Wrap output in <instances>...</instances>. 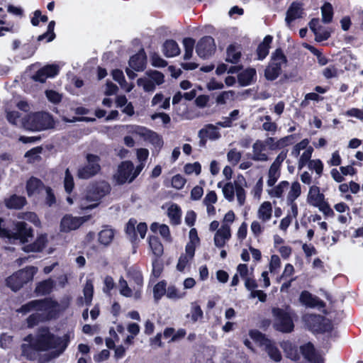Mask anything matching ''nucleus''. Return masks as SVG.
Instances as JSON below:
<instances>
[{
    "instance_id": "obj_1",
    "label": "nucleus",
    "mask_w": 363,
    "mask_h": 363,
    "mask_svg": "<svg viewBox=\"0 0 363 363\" xmlns=\"http://www.w3.org/2000/svg\"><path fill=\"white\" fill-rule=\"evenodd\" d=\"M34 342L38 351L44 352L55 349V355L59 356L67 347L69 342V335L65 334L62 337H58L52 333L49 328L41 327L38 330Z\"/></svg>"
},
{
    "instance_id": "obj_2",
    "label": "nucleus",
    "mask_w": 363,
    "mask_h": 363,
    "mask_svg": "<svg viewBox=\"0 0 363 363\" xmlns=\"http://www.w3.org/2000/svg\"><path fill=\"white\" fill-rule=\"evenodd\" d=\"M109 191L110 186L104 181L91 184L84 195L78 199L80 208L86 210L96 208L99 201Z\"/></svg>"
},
{
    "instance_id": "obj_3",
    "label": "nucleus",
    "mask_w": 363,
    "mask_h": 363,
    "mask_svg": "<svg viewBox=\"0 0 363 363\" xmlns=\"http://www.w3.org/2000/svg\"><path fill=\"white\" fill-rule=\"evenodd\" d=\"M217 186L222 189L223 196L226 200L230 202L233 201L235 194L239 206H242L245 204L246 199L245 188L247 187V182L243 176H238L233 182L223 183L220 182Z\"/></svg>"
},
{
    "instance_id": "obj_4",
    "label": "nucleus",
    "mask_w": 363,
    "mask_h": 363,
    "mask_svg": "<svg viewBox=\"0 0 363 363\" xmlns=\"http://www.w3.org/2000/svg\"><path fill=\"white\" fill-rule=\"evenodd\" d=\"M272 313L274 320V328L276 330L283 333H289L294 330V318L296 313L289 305L286 306L285 308L274 307L272 309Z\"/></svg>"
},
{
    "instance_id": "obj_5",
    "label": "nucleus",
    "mask_w": 363,
    "mask_h": 363,
    "mask_svg": "<svg viewBox=\"0 0 363 363\" xmlns=\"http://www.w3.org/2000/svg\"><path fill=\"white\" fill-rule=\"evenodd\" d=\"M52 116L47 112H35L28 114L21 123V126L31 131H41L54 127Z\"/></svg>"
},
{
    "instance_id": "obj_6",
    "label": "nucleus",
    "mask_w": 363,
    "mask_h": 363,
    "mask_svg": "<svg viewBox=\"0 0 363 363\" xmlns=\"http://www.w3.org/2000/svg\"><path fill=\"white\" fill-rule=\"evenodd\" d=\"M287 59L281 49H277L271 56L270 61L264 70V77L269 81H274L286 66Z\"/></svg>"
},
{
    "instance_id": "obj_7",
    "label": "nucleus",
    "mask_w": 363,
    "mask_h": 363,
    "mask_svg": "<svg viewBox=\"0 0 363 363\" xmlns=\"http://www.w3.org/2000/svg\"><path fill=\"white\" fill-rule=\"evenodd\" d=\"M303 321L309 330L315 334L330 333L333 330L332 321L319 314H307L303 316Z\"/></svg>"
},
{
    "instance_id": "obj_8",
    "label": "nucleus",
    "mask_w": 363,
    "mask_h": 363,
    "mask_svg": "<svg viewBox=\"0 0 363 363\" xmlns=\"http://www.w3.org/2000/svg\"><path fill=\"white\" fill-rule=\"evenodd\" d=\"M307 203L312 206L318 208L325 216L333 217V210L330 208L325 198V195L320 192V187L315 185L311 186L307 194Z\"/></svg>"
},
{
    "instance_id": "obj_9",
    "label": "nucleus",
    "mask_w": 363,
    "mask_h": 363,
    "mask_svg": "<svg viewBox=\"0 0 363 363\" xmlns=\"http://www.w3.org/2000/svg\"><path fill=\"white\" fill-rule=\"evenodd\" d=\"M144 167L145 164H140L135 167L130 161L123 162L118 165L114 179L119 184L130 183L139 175Z\"/></svg>"
},
{
    "instance_id": "obj_10",
    "label": "nucleus",
    "mask_w": 363,
    "mask_h": 363,
    "mask_svg": "<svg viewBox=\"0 0 363 363\" xmlns=\"http://www.w3.org/2000/svg\"><path fill=\"white\" fill-rule=\"evenodd\" d=\"M86 160V164L77 170V176L82 179H89L97 174L101 170L100 157L99 156L87 154Z\"/></svg>"
},
{
    "instance_id": "obj_11",
    "label": "nucleus",
    "mask_w": 363,
    "mask_h": 363,
    "mask_svg": "<svg viewBox=\"0 0 363 363\" xmlns=\"http://www.w3.org/2000/svg\"><path fill=\"white\" fill-rule=\"evenodd\" d=\"M35 311L46 312V319L50 320L58 316L59 303L52 298L33 300Z\"/></svg>"
},
{
    "instance_id": "obj_12",
    "label": "nucleus",
    "mask_w": 363,
    "mask_h": 363,
    "mask_svg": "<svg viewBox=\"0 0 363 363\" xmlns=\"http://www.w3.org/2000/svg\"><path fill=\"white\" fill-rule=\"evenodd\" d=\"M128 132L140 135L145 141L149 142L156 148L160 149L162 147V138L157 133L143 126L130 125L128 126Z\"/></svg>"
},
{
    "instance_id": "obj_13",
    "label": "nucleus",
    "mask_w": 363,
    "mask_h": 363,
    "mask_svg": "<svg viewBox=\"0 0 363 363\" xmlns=\"http://www.w3.org/2000/svg\"><path fill=\"white\" fill-rule=\"evenodd\" d=\"M286 157V152L284 151L281 152L275 158L273 163L271 164L268 174L267 184L269 186H273L277 182L281 175V166L282 162Z\"/></svg>"
},
{
    "instance_id": "obj_14",
    "label": "nucleus",
    "mask_w": 363,
    "mask_h": 363,
    "mask_svg": "<svg viewBox=\"0 0 363 363\" xmlns=\"http://www.w3.org/2000/svg\"><path fill=\"white\" fill-rule=\"evenodd\" d=\"M147 226L145 223L137 224V220L130 219L125 227V233L131 241L136 240L138 234L140 238L143 239L146 235Z\"/></svg>"
},
{
    "instance_id": "obj_15",
    "label": "nucleus",
    "mask_w": 363,
    "mask_h": 363,
    "mask_svg": "<svg viewBox=\"0 0 363 363\" xmlns=\"http://www.w3.org/2000/svg\"><path fill=\"white\" fill-rule=\"evenodd\" d=\"M196 50L200 57L203 59L209 57L216 50L214 39L211 36L201 38L196 45Z\"/></svg>"
},
{
    "instance_id": "obj_16",
    "label": "nucleus",
    "mask_w": 363,
    "mask_h": 363,
    "mask_svg": "<svg viewBox=\"0 0 363 363\" xmlns=\"http://www.w3.org/2000/svg\"><path fill=\"white\" fill-rule=\"evenodd\" d=\"M88 219V216L74 217L71 215H66L61 220L60 230L65 233L74 230L79 228Z\"/></svg>"
},
{
    "instance_id": "obj_17",
    "label": "nucleus",
    "mask_w": 363,
    "mask_h": 363,
    "mask_svg": "<svg viewBox=\"0 0 363 363\" xmlns=\"http://www.w3.org/2000/svg\"><path fill=\"white\" fill-rule=\"evenodd\" d=\"M251 159L255 162H267L269 159L266 144L263 140H257L252 146Z\"/></svg>"
},
{
    "instance_id": "obj_18",
    "label": "nucleus",
    "mask_w": 363,
    "mask_h": 363,
    "mask_svg": "<svg viewBox=\"0 0 363 363\" xmlns=\"http://www.w3.org/2000/svg\"><path fill=\"white\" fill-rule=\"evenodd\" d=\"M59 72V67L56 65H48L40 69L33 77L35 81L45 82L47 78L54 77Z\"/></svg>"
},
{
    "instance_id": "obj_19",
    "label": "nucleus",
    "mask_w": 363,
    "mask_h": 363,
    "mask_svg": "<svg viewBox=\"0 0 363 363\" xmlns=\"http://www.w3.org/2000/svg\"><path fill=\"white\" fill-rule=\"evenodd\" d=\"M231 238V227L225 225L221 226L216 232L213 240L218 247H223Z\"/></svg>"
},
{
    "instance_id": "obj_20",
    "label": "nucleus",
    "mask_w": 363,
    "mask_h": 363,
    "mask_svg": "<svg viewBox=\"0 0 363 363\" xmlns=\"http://www.w3.org/2000/svg\"><path fill=\"white\" fill-rule=\"evenodd\" d=\"M300 302L309 308L324 307L325 303L318 297L313 296L308 291H303L299 297Z\"/></svg>"
},
{
    "instance_id": "obj_21",
    "label": "nucleus",
    "mask_w": 363,
    "mask_h": 363,
    "mask_svg": "<svg viewBox=\"0 0 363 363\" xmlns=\"http://www.w3.org/2000/svg\"><path fill=\"white\" fill-rule=\"evenodd\" d=\"M199 137L202 141H206L207 139L216 140L220 138V134L217 125L208 124L199 130Z\"/></svg>"
},
{
    "instance_id": "obj_22",
    "label": "nucleus",
    "mask_w": 363,
    "mask_h": 363,
    "mask_svg": "<svg viewBox=\"0 0 363 363\" xmlns=\"http://www.w3.org/2000/svg\"><path fill=\"white\" fill-rule=\"evenodd\" d=\"M300 352L309 362L320 363V358L316 353L314 345L308 342L300 347Z\"/></svg>"
},
{
    "instance_id": "obj_23",
    "label": "nucleus",
    "mask_w": 363,
    "mask_h": 363,
    "mask_svg": "<svg viewBox=\"0 0 363 363\" xmlns=\"http://www.w3.org/2000/svg\"><path fill=\"white\" fill-rule=\"evenodd\" d=\"M129 66L134 71H143L146 67V55L143 50H140L136 55L130 57Z\"/></svg>"
},
{
    "instance_id": "obj_24",
    "label": "nucleus",
    "mask_w": 363,
    "mask_h": 363,
    "mask_svg": "<svg viewBox=\"0 0 363 363\" xmlns=\"http://www.w3.org/2000/svg\"><path fill=\"white\" fill-rule=\"evenodd\" d=\"M272 212L273 209L271 202L264 201L257 209V217L262 223H265L272 219Z\"/></svg>"
},
{
    "instance_id": "obj_25",
    "label": "nucleus",
    "mask_w": 363,
    "mask_h": 363,
    "mask_svg": "<svg viewBox=\"0 0 363 363\" xmlns=\"http://www.w3.org/2000/svg\"><path fill=\"white\" fill-rule=\"evenodd\" d=\"M23 274H11L6 279V285L13 291H18L20 290L24 284L27 282L23 277Z\"/></svg>"
},
{
    "instance_id": "obj_26",
    "label": "nucleus",
    "mask_w": 363,
    "mask_h": 363,
    "mask_svg": "<svg viewBox=\"0 0 363 363\" xmlns=\"http://www.w3.org/2000/svg\"><path fill=\"white\" fill-rule=\"evenodd\" d=\"M257 77V72L254 68H247L241 72L238 76L239 84L242 86L251 84L255 81Z\"/></svg>"
},
{
    "instance_id": "obj_27",
    "label": "nucleus",
    "mask_w": 363,
    "mask_h": 363,
    "mask_svg": "<svg viewBox=\"0 0 363 363\" xmlns=\"http://www.w3.org/2000/svg\"><path fill=\"white\" fill-rule=\"evenodd\" d=\"M303 15V9L298 3L294 2L291 4L286 12L285 21L288 26L296 19L300 18Z\"/></svg>"
},
{
    "instance_id": "obj_28",
    "label": "nucleus",
    "mask_w": 363,
    "mask_h": 363,
    "mask_svg": "<svg viewBox=\"0 0 363 363\" xmlns=\"http://www.w3.org/2000/svg\"><path fill=\"white\" fill-rule=\"evenodd\" d=\"M218 201L217 194L214 191H208L205 196L203 203L206 207L207 214L210 216L216 215V208L213 206Z\"/></svg>"
},
{
    "instance_id": "obj_29",
    "label": "nucleus",
    "mask_w": 363,
    "mask_h": 363,
    "mask_svg": "<svg viewBox=\"0 0 363 363\" xmlns=\"http://www.w3.org/2000/svg\"><path fill=\"white\" fill-rule=\"evenodd\" d=\"M162 51L165 57H173L180 53V48L176 41L167 40L162 45Z\"/></svg>"
},
{
    "instance_id": "obj_30",
    "label": "nucleus",
    "mask_w": 363,
    "mask_h": 363,
    "mask_svg": "<svg viewBox=\"0 0 363 363\" xmlns=\"http://www.w3.org/2000/svg\"><path fill=\"white\" fill-rule=\"evenodd\" d=\"M54 286V281L51 279H48L38 282L34 292L37 296H47L52 291Z\"/></svg>"
},
{
    "instance_id": "obj_31",
    "label": "nucleus",
    "mask_w": 363,
    "mask_h": 363,
    "mask_svg": "<svg viewBox=\"0 0 363 363\" xmlns=\"http://www.w3.org/2000/svg\"><path fill=\"white\" fill-rule=\"evenodd\" d=\"M189 242L186 245V252L190 256L194 255L196 247L199 244L200 240L196 228H191L189 233Z\"/></svg>"
},
{
    "instance_id": "obj_32",
    "label": "nucleus",
    "mask_w": 363,
    "mask_h": 363,
    "mask_svg": "<svg viewBox=\"0 0 363 363\" xmlns=\"http://www.w3.org/2000/svg\"><path fill=\"white\" fill-rule=\"evenodd\" d=\"M272 187V189L267 191L269 195L271 197L281 198L284 193L289 189V183L287 181H282L277 186L274 185Z\"/></svg>"
},
{
    "instance_id": "obj_33",
    "label": "nucleus",
    "mask_w": 363,
    "mask_h": 363,
    "mask_svg": "<svg viewBox=\"0 0 363 363\" xmlns=\"http://www.w3.org/2000/svg\"><path fill=\"white\" fill-rule=\"evenodd\" d=\"M111 74L113 79L117 82L121 88L123 89L126 92H130L133 89L134 85L132 84H128L126 82L124 74L121 70L114 69L112 71Z\"/></svg>"
},
{
    "instance_id": "obj_34",
    "label": "nucleus",
    "mask_w": 363,
    "mask_h": 363,
    "mask_svg": "<svg viewBox=\"0 0 363 363\" xmlns=\"http://www.w3.org/2000/svg\"><path fill=\"white\" fill-rule=\"evenodd\" d=\"M249 335L250 338L259 347H265L270 340V339H269L265 334L262 333L257 329L250 330Z\"/></svg>"
},
{
    "instance_id": "obj_35",
    "label": "nucleus",
    "mask_w": 363,
    "mask_h": 363,
    "mask_svg": "<svg viewBox=\"0 0 363 363\" xmlns=\"http://www.w3.org/2000/svg\"><path fill=\"white\" fill-rule=\"evenodd\" d=\"M47 242V237L45 235L38 236L35 242L31 245L24 246L23 250L25 252H39L41 251Z\"/></svg>"
},
{
    "instance_id": "obj_36",
    "label": "nucleus",
    "mask_w": 363,
    "mask_h": 363,
    "mask_svg": "<svg viewBox=\"0 0 363 363\" xmlns=\"http://www.w3.org/2000/svg\"><path fill=\"white\" fill-rule=\"evenodd\" d=\"M43 188V183L37 178L31 177L27 182L26 190L29 196L38 194Z\"/></svg>"
},
{
    "instance_id": "obj_37",
    "label": "nucleus",
    "mask_w": 363,
    "mask_h": 363,
    "mask_svg": "<svg viewBox=\"0 0 363 363\" xmlns=\"http://www.w3.org/2000/svg\"><path fill=\"white\" fill-rule=\"evenodd\" d=\"M21 354L28 360H34L36 358V352L38 349L35 346V342L31 344H22L21 346Z\"/></svg>"
},
{
    "instance_id": "obj_38",
    "label": "nucleus",
    "mask_w": 363,
    "mask_h": 363,
    "mask_svg": "<svg viewBox=\"0 0 363 363\" xmlns=\"http://www.w3.org/2000/svg\"><path fill=\"white\" fill-rule=\"evenodd\" d=\"M272 39L273 38L271 35H267L259 45L257 50L259 60H262L264 59L268 55Z\"/></svg>"
},
{
    "instance_id": "obj_39",
    "label": "nucleus",
    "mask_w": 363,
    "mask_h": 363,
    "mask_svg": "<svg viewBox=\"0 0 363 363\" xmlns=\"http://www.w3.org/2000/svg\"><path fill=\"white\" fill-rule=\"evenodd\" d=\"M167 216L171 223L174 225H178L181 221L182 211L177 204H171L167 209Z\"/></svg>"
},
{
    "instance_id": "obj_40",
    "label": "nucleus",
    "mask_w": 363,
    "mask_h": 363,
    "mask_svg": "<svg viewBox=\"0 0 363 363\" xmlns=\"http://www.w3.org/2000/svg\"><path fill=\"white\" fill-rule=\"evenodd\" d=\"M286 196L287 203H293L301 194V187L298 182H294L289 185Z\"/></svg>"
},
{
    "instance_id": "obj_41",
    "label": "nucleus",
    "mask_w": 363,
    "mask_h": 363,
    "mask_svg": "<svg viewBox=\"0 0 363 363\" xmlns=\"http://www.w3.org/2000/svg\"><path fill=\"white\" fill-rule=\"evenodd\" d=\"M241 56V48L238 45H231L227 49L226 60L231 63H237Z\"/></svg>"
},
{
    "instance_id": "obj_42",
    "label": "nucleus",
    "mask_w": 363,
    "mask_h": 363,
    "mask_svg": "<svg viewBox=\"0 0 363 363\" xmlns=\"http://www.w3.org/2000/svg\"><path fill=\"white\" fill-rule=\"evenodd\" d=\"M151 231L156 233L159 232L160 235L167 241H170L171 236L169 227L165 224H160L157 223H153L150 225Z\"/></svg>"
},
{
    "instance_id": "obj_43",
    "label": "nucleus",
    "mask_w": 363,
    "mask_h": 363,
    "mask_svg": "<svg viewBox=\"0 0 363 363\" xmlns=\"http://www.w3.org/2000/svg\"><path fill=\"white\" fill-rule=\"evenodd\" d=\"M265 350L269 357L274 362H279L281 360L282 357L281 352L271 340H269V342L266 345Z\"/></svg>"
},
{
    "instance_id": "obj_44",
    "label": "nucleus",
    "mask_w": 363,
    "mask_h": 363,
    "mask_svg": "<svg viewBox=\"0 0 363 363\" xmlns=\"http://www.w3.org/2000/svg\"><path fill=\"white\" fill-rule=\"evenodd\" d=\"M114 238V231L111 228H106L99 233V241L101 244L106 246L113 241Z\"/></svg>"
},
{
    "instance_id": "obj_45",
    "label": "nucleus",
    "mask_w": 363,
    "mask_h": 363,
    "mask_svg": "<svg viewBox=\"0 0 363 363\" xmlns=\"http://www.w3.org/2000/svg\"><path fill=\"white\" fill-rule=\"evenodd\" d=\"M26 203L23 196L13 195L6 200V205L9 208L19 209L25 206Z\"/></svg>"
},
{
    "instance_id": "obj_46",
    "label": "nucleus",
    "mask_w": 363,
    "mask_h": 363,
    "mask_svg": "<svg viewBox=\"0 0 363 363\" xmlns=\"http://www.w3.org/2000/svg\"><path fill=\"white\" fill-rule=\"evenodd\" d=\"M137 84L139 86L143 87L146 92L153 91L156 87L155 84L152 82L151 78L145 74L144 77L137 80Z\"/></svg>"
},
{
    "instance_id": "obj_47",
    "label": "nucleus",
    "mask_w": 363,
    "mask_h": 363,
    "mask_svg": "<svg viewBox=\"0 0 363 363\" xmlns=\"http://www.w3.org/2000/svg\"><path fill=\"white\" fill-rule=\"evenodd\" d=\"M167 282L164 280L157 283L153 288V297L155 301H159L166 294Z\"/></svg>"
},
{
    "instance_id": "obj_48",
    "label": "nucleus",
    "mask_w": 363,
    "mask_h": 363,
    "mask_svg": "<svg viewBox=\"0 0 363 363\" xmlns=\"http://www.w3.org/2000/svg\"><path fill=\"white\" fill-rule=\"evenodd\" d=\"M149 245L152 252L156 256H160L163 253V245L159 240L158 238L155 236H150L149 238Z\"/></svg>"
},
{
    "instance_id": "obj_49",
    "label": "nucleus",
    "mask_w": 363,
    "mask_h": 363,
    "mask_svg": "<svg viewBox=\"0 0 363 363\" xmlns=\"http://www.w3.org/2000/svg\"><path fill=\"white\" fill-rule=\"evenodd\" d=\"M313 152V148L311 146H309L303 151V152L301 155L300 158L298 162V169H301L303 167H305L308 162L311 160V157L312 156V153Z\"/></svg>"
},
{
    "instance_id": "obj_50",
    "label": "nucleus",
    "mask_w": 363,
    "mask_h": 363,
    "mask_svg": "<svg viewBox=\"0 0 363 363\" xmlns=\"http://www.w3.org/2000/svg\"><path fill=\"white\" fill-rule=\"evenodd\" d=\"M322 21L325 23H328L332 21L333 16V10L332 5L329 3H325L321 7Z\"/></svg>"
},
{
    "instance_id": "obj_51",
    "label": "nucleus",
    "mask_w": 363,
    "mask_h": 363,
    "mask_svg": "<svg viewBox=\"0 0 363 363\" xmlns=\"http://www.w3.org/2000/svg\"><path fill=\"white\" fill-rule=\"evenodd\" d=\"M183 44L185 50L184 58L187 60L192 56L195 40L192 38H186L183 40Z\"/></svg>"
},
{
    "instance_id": "obj_52",
    "label": "nucleus",
    "mask_w": 363,
    "mask_h": 363,
    "mask_svg": "<svg viewBox=\"0 0 363 363\" xmlns=\"http://www.w3.org/2000/svg\"><path fill=\"white\" fill-rule=\"evenodd\" d=\"M146 76H149L152 82L155 84V85L159 86L164 83V74L156 70H149L145 74Z\"/></svg>"
},
{
    "instance_id": "obj_53",
    "label": "nucleus",
    "mask_w": 363,
    "mask_h": 363,
    "mask_svg": "<svg viewBox=\"0 0 363 363\" xmlns=\"http://www.w3.org/2000/svg\"><path fill=\"white\" fill-rule=\"evenodd\" d=\"M55 26V21H51L48 26L47 32L43 35H39L38 38V40L40 41L45 38H48V42L52 41L55 37V34L54 33Z\"/></svg>"
},
{
    "instance_id": "obj_54",
    "label": "nucleus",
    "mask_w": 363,
    "mask_h": 363,
    "mask_svg": "<svg viewBox=\"0 0 363 363\" xmlns=\"http://www.w3.org/2000/svg\"><path fill=\"white\" fill-rule=\"evenodd\" d=\"M234 94L235 92L233 91H223L217 96L216 102L218 105H224L228 102V101L233 98Z\"/></svg>"
},
{
    "instance_id": "obj_55",
    "label": "nucleus",
    "mask_w": 363,
    "mask_h": 363,
    "mask_svg": "<svg viewBox=\"0 0 363 363\" xmlns=\"http://www.w3.org/2000/svg\"><path fill=\"white\" fill-rule=\"evenodd\" d=\"M241 157L242 152L235 148L230 150L227 154L228 161L233 165L238 164L241 159Z\"/></svg>"
},
{
    "instance_id": "obj_56",
    "label": "nucleus",
    "mask_w": 363,
    "mask_h": 363,
    "mask_svg": "<svg viewBox=\"0 0 363 363\" xmlns=\"http://www.w3.org/2000/svg\"><path fill=\"white\" fill-rule=\"evenodd\" d=\"M64 186L67 193H70L74 186V178L69 169H67L65 171Z\"/></svg>"
},
{
    "instance_id": "obj_57",
    "label": "nucleus",
    "mask_w": 363,
    "mask_h": 363,
    "mask_svg": "<svg viewBox=\"0 0 363 363\" xmlns=\"http://www.w3.org/2000/svg\"><path fill=\"white\" fill-rule=\"evenodd\" d=\"M250 230L253 235L257 238L264 232V223H262L259 220H253L250 225Z\"/></svg>"
},
{
    "instance_id": "obj_58",
    "label": "nucleus",
    "mask_w": 363,
    "mask_h": 363,
    "mask_svg": "<svg viewBox=\"0 0 363 363\" xmlns=\"http://www.w3.org/2000/svg\"><path fill=\"white\" fill-rule=\"evenodd\" d=\"M310 170H313L320 177L323 170V164L319 159L312 160L308 164Z\"/></svg>"
},
{
    "instance_id": "obj_59",
    "label": "nucleus",
    "mask_w": 363,
    "mask_h": 363,
    "mask_svg": "<svg viewBox=\"0 0 363 363\" xmlns=\"http://www.w3.org/2000/svg\"><path fill=\"white\" fill-rule=\"evenodd\" d=\"M194 255H189L185 252L184 255L180 256L177 264V269L179 271H184L186 269V266L189 264L190 261L193 259Z\"/></svg>"
},
{
    "instance_id": "obj_60",
    "label": "nucleus",
    "mask_w": 363,
    "mask_h": 363,
    "mask_svg": "<svg viewBox=\"0 0 363 363\" xmlns=\"http://www.w3.org/2000/svg\"><path fill=\"white\" fill-rule=\"evenodd\" d=\"M309 143L310 141L308 139L302 140L300 143L294 146L291 150V154L294 157H298L300 155L301 150H305L309 147Z\"/></svg>"
},
{
    "instance_id": "obj_61",
    "label": "nucleus",
    "mask_w": 363,
    "mask_h": 363,
    "mask_svg": "<svg viewBox=\"0 0 363 363\" xmlns=\"http://www.w3.org/2000/svg\"><path fill=\"white\" fill-rule=\"evenodd\" d=\"M201 171V166L200 163L196 162L194 163H189L184 166V172L187 174L195 173L199 175Z\"/></svg>"
},
{
    "instance_id": "obj_62",
    "label": "nucleus",
    "mask_w": 363,
    "mask_h": 363,
    "mask_svg": "<svg viewBox=\"0 0 363 363\" xmlns=\"http://www.w3.org/2000/svg\"><path fill=\"white\" fill-rule=\"evenodd\" d=\"M42 152V147H36L28 151L25 154V157L31 162L38 160L40 158V154Z\"/></svg>"
},
{
    "instance_id": "obj_63",
    "label": "nucleus",
    "mask_w": 363,
    "mask_h": 363,
    "mask_svg": "<svg viewBox=\"0 0 363 363\" xmlns=\"http://www.w3.org/2000/svg\"><path fill=\"white\" fill-rule=\"evenodd\" d=\"M42 315L40 313H33L26 318L27 326L29 328H33L42 321Z\"/></svg>"
},
{
    "instance_id": "obj_64",
    "label": "nucleus",
    "mask_w": 363,
    "mask_h": 363,
    "mask_svg": "<svg viewBox=\"0 0 363 363\" xmlns=\"http://www.w3.org/2000/svg\"><path fill=\"white\" fill-rule=\"evenodd\" d=\"M294 135H287L277 140L276 142V150L282 149L286 146H289L293 143Z\"/></svg>"
}]
</instances>
